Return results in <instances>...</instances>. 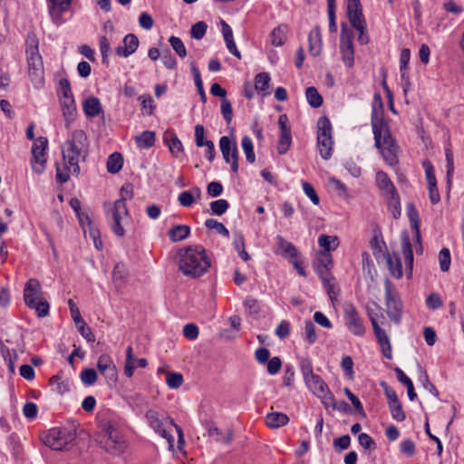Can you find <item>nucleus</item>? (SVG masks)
Wrapping results in <instances>:
<instances>
[{"mask_svg":"<svg viewBox=\"0 0 464 464\" xmlns=\"http://www.w3.org/2000/svg\"><path fill=\"white\" fill-rule=\"evenodd\" d=\"M190 234V227L187 225H177L169 230L168 235L172 242L186 239Z\"/></svg>","mask_w":464,"mask_h":464,"instance_id":"nucleus-30","label":"nucleus"},{"mask_svg":"<svg viewBox=\"0 0 464 464\" xmlns=\"http://www.w3.org/2000/svg\"><path fill=\"white\" fill-rule=\"evenodd\" d=\"M241 146L246 154V160L249 163H254L256 160V156L251 138L248 136H244L242 138Z\"/></svg>","mask_w":464,"mask_h":464,"instance_id":"nucleus-43","label":"nucleus"},{"mask_svg":"<svg viewBox=\"0 0 464 464\" xmlns=\"http://www.w3.org/2000/svg\"><path fill=\"white\" fill-rule=\"evenodd\" d=\"M270 76L266 72H260L255 77V88L256 91L265 92L269 88Z\"/></svg>","mask_w":464,"mask_h":464,"instance_id":"nucleus-46","label":"nucleus"},{"mask_svg":"<svg viewBox=\"0 0 464 464\" xmlns=\"http://www.w3.org/2000/svg\"><path fill=\"white\" fill-rule=\"evenodd\" d=\"M278 127L280 136L278 139L277 151L279 154H285L292 144L291 128L288 124V117L286 114H281L278 118Z\"/></svg>","mask_w":464,"mask_h":464,"instance_id":"nucleus-16","label":"nucleus"},{"mask_svg":"<svg viewBox=\"0 0 464 464\" xmlns=\"http://www.w3.org/2000/svg\"><path fill=\"white\" fill-rule=\"evenodd\" d=\"M309 52L313 56H317L322 51V35L319 26H315L308 35Z\"/></svg>","mask_w":464,"mask_h":464,"instance_id":"nucleus-26","label":"nucleus"},{"mask_svg":"<svg viewBox=\"0 0 464 464\" xmlns=\"http://www.w3.org/2000/svg\"><path fill=\"white\" fill-rule=\"evenodd\" d=\"M219 148L227 163L231 165L234 173L238 171V150L236 141H232L227 136H222L219 140Z\"/></svg>","mask_w":464,"mask_h":464,"instance_id":"nucleus-14","label":"nucleus"},{"mask_svg":"<svg viewBox=\"0 0 464 464\" xmlns=\"http://www.w3.org/2000/svg\"><path fill=\"white\" fill-rule=\"evenodd\" d=\"M49 382L52 386L54 387L55 391L60 393L63 394L70 391V384L67 380H63L61 376L54 375L50 380Z\"/></svg>","mask_w":464,"mask_h":464,"instance_id":"nucleus-42","label":"nucleus"},{"mask_svg":"<svg viewBox=\"0 0 464 464\" xmlns=\"http://www.w3.org/2000/svg\"><path fill=\"white\" fill-rule=\"evenodd\" d=\"M387 198L388 206L393 218L395 219L399 218L401 216V200L398 192L395 195L389 196Z\"/></svg>","mask_w":464,"mask_h":464,"instance_id":"nucleus-45","label":"nucleus"},{"mask_svg":"<svg viewBox=\"0 0 464 464\" xmlns=\"http://www.w3.org/2000/svg\"><path fill=\"white\" fill-rule=\"evenodd\" d=\"M445 157L447 161V185L450 188L452 183V178L454 173V156L450 147L445 149Z\"/></svg>","mask_w":464,"mask_h":464,"instance_id":"nucleus-40","label":"nucleus"},{"mask_svg":"<svg viewBox=\"0 0 464 464\" xmlns=\"http://www.w3.org/2000/svg\"><path fill=\"white\" fill-rule=\"evenodd\" d=\"M221 114L226 121V123L229 125L232 121L233 109L231 102L226 98L221 101Z\"/></svg>","mask_w":464,"mask_h":464,"instance_id":"nucleus-56","label":"nucleus"},{"mask_svg":"<svg viewBox=\"0 0 464 464\" xmlns=\"http://www.w3.org/2000/svg\"><path fill=\"white\" fill-rule=\"evenodd\" d=\"M387 266L391 275L399 279L403 276L402 265L398 253H387L385 256Z\"/></svg>","mask_w":464,"mask_h":464,"instance_id":"nucleus-22","label":"nucleus"},{"mask_svg":"<svg viewBox=\"0 0 464 464\" xmlns=\"http://www.w3.org/2000/svg\"><path fill=\"white\" fill-rule=\"evenodd\" d=\"M139 47V39L133 34L125 35L122 45H119L115 49V53L120 57L127 58L136 52Z\"/></svg>","mask_w":464,"mask_h":464,"instance_id":"nucleus-19","label":"nucleus"},{"mask_svg":"<svg viewBox=\"0 0 464 464\" xmlns=\"http://www.w3.org/2000/svg\"><path fill=\"white\" fill-rule=\"evenodd\" d=\"M98 378V374L93 368H85L80 373L82 382L86 386L93 385Z\"/></svg>","mask_w":464,"mask_h":464,"instance_id":"nucleus-44","label":"nucleus"},{"mask_svg":"<svg viewBox=\"0 0 464 464\" xmlns=\"http://www.w3.org/2000/svg\"><path fill=\"white\" fill-rule=\"evenodd\" d=\"M61 106L63 110V114L65 118L67 124L73 121L76 114V106L73 98H66L61 99Z\"/></svg>","mask_w":464,"mask_h":464,"instance_id":"nucleus-32","label":"nucleus"},{"mask_svg":"<svg viewBox=\"0 0 464 464\" xmlns=\"http://www.w3.org/2000/svg\"><path fill=\"white\" fill-rule=\"evenodd\" d=\"M300 370L304 380L314 375L313 372V363L308 358H302L300 361Z\"/></svg>","mask_w":464,"mask_h":464,"instance_id":"nucleus-61","label":"nucleus"},{"mask_svg":"<svg viewBox=\"0 0 464 464\" xmlns=\"http://www.w3.org/2000/svg\"><path fill=\"white\" fill-rule=\"evenodd\" d=\"M75 436V431L70 428L55 427L48 430L44 436L43 441L53 450H62L74 440Z\"/></svg>","mask_w":464,"mask_h":464,"instance_id":"nucleus-7","label":"nucleus"},{"mask_svg":"<svg viewBox=\"0 0 464 464\" xmlns=\"http://www.w3.org/2000/svg\"><path fill=\"white\" fill-rule=\"evenodd\" d=\"M42 296V286L35 278H30L24 288V300L27 306H33L34 302L38 301Z\"/></svg>","mask_w":464,"mask_h":464,"instance_id":"nucleus-17","label":"nucleus"},{"mask_svg":"<svg viewBox=\"0 0 464 464\" xmlns=\"http://www.w3.org/2000/svg\"><path fill=\"white\" fill-rule=\"evenodd\" d=\"M123 165V159L121 155L118 152H114L109 156L107 160V170L110 173L115 174L118 173Z\"/></svg>","mask_w":464,"mask_h":464,"instance_id":"nucleus-36","label":"nucleus"},{"mask_svg":"<svg viewBox=\"0 0 464 464\" xmlns=\"http://www.w3.org/2000/svg\"><path fill=\"white\" fill-rule=\"evenodd\" d=\"M343 316L348 330L357 336H362L365 333V326L355 306L345 304L343 306Z\"/></svg>","mask_w":464,"mask_h":464,"instance_id":"nucleus-12","label":"nucleus"},{"mask_svg":"<svg viewBox=\"0 0 464 464\" xmlns=\"http://www.w3.org/2000/svg\"><path fill=\"white\" fill-rule=\"evenodd\" d=\"M376 183L386 198L397 193L393 183L384 171L380 170L376 173Z\"/></svg>","mask_w":464,"mask_h":464,"instance_id":"nucleus-23","label":"nucleus"},{"mask_svg":"<svg viewBox=\"0 0 464 464\" xmlns=\"http://www.w3.org/2000/svg\"><path fill=\"white\" fill-rule=\"evenodd\" d=\"M97 368L102 375L104 376L109 385L115 384L118 379V371L112 358L106 353L99 356Z\"/></svg>","mask_w":464,"mask_h":464,"instance_id":"nucleus-15","label":"nucleus"},{"mask_svg":"<svg viewBox=\"0 0 464 464\" xmlns=\"http://www.w3.org/2000/svg\"><path fill=\"white\" fill-rule=\"evenodd\" d=\"M305 337L309 343L313 344L317 340L316 329L312 321H305L304 323Z\"/></svg>","mask_w":464,"mask_h":464,"instance_id":"nucleus-60","label":"nucleus"},{"mask_svg":"<svg viewBox=\"0 0 464 464\" xmlns=\"http://www.w3.org/2000/svg\"><path fill=\"white\" fill-rule=\"evenodd\" d=\"M439 261L440 270L443 272H447L450 269L451 262L450 253L448 248L444 247L440 251Z\"/></svg>","mask_w":464,"mask_h":464,"instance_id":"nucleus-54","label":"nucleus"},{"mask_svg":"<svg viewBox=\"0 0 464 464\" xmlns=\"http://www.w3.org/2000/svg\"><path fill=\"white\" fill-rule=\"evenodd\" d=\"M34 53H39V39L34 32H30L25 40V54Z\"/></svg>","mask_w":464,"mask_h":464,"instance_id":"nucleus-41","label":"nucleus"},{"mask_svg":"<svg viewBox=\"0 0 464 464\" xmlns=\"http://www.w3.org/2000/svg\"><path fill=\"white\" fill-rule=\"evenodd\" d=\"M308 103L314 108H319L323 104V97L315 87H308L305 92Z\"/></svg>","mask_w":464,"mask_h":464,"instance_id":"nucleus-39","label":"nucleus"},{"mask_svg":"<svg viewBox=\"0 0 464 464\" xmlns=\"http://www.w3.org/2000/svg\"><path fill=\"white\" fill-rule=\"evenodd\" d=\"M81 335L89 343L95 342V336L92 329L86 324L84 321L75 324Z\"/></svg>","mask_w":464,"mask_h":464,"instance_id":"nucleus-55","label":"nucleus"},{"mask_svg":"<svg viewBox=\"0 0 464 464\" xmlns=\"http://www.w3.org/2000/svg\"><path fill=\"white\" fill-rule=\"evenodd\" d=\"M164 140L167 143L170 152L179 157V154L183 151V146L178 136L174 133L166 134Z\"/></svg>","mask_w":464,"mask_h":464,"instance_id":"nucleus-34","label":"nucleus"},{"mask_svg":"<svg viewBox=\"0 0 464 464\" xmlns=\"http://www.w3.org/2000/svg\"><path fill=\"white\" fill-rule=\"evenodd\" d=\"M407 216L411 222V229L414 233V237L420 242V217L419 212L416 209L415 206L412 203H410L406 207Z\"/></svg>","mask_w":464,"mask_h":464,"instance_id":"nucleus-27","label":"nucleus"},{"mask_svg":"<svg viewBox=\"0 0 464 464\" xmlns=\"http://www.w3.org/2000/svg\"><path fill=\"white\" fill-rule=\"evenodd\" d=\"M208 436L218 442L228 444L232 440L233 432L229 429L222 431L217 427H211L208 429Z\"/></svg>","mask_w":464,"mask_h":464,"instance_id":"nucleus-31","label":"nucleus"},{"mask_svg":"<svg viewBox=\"0 0 464 464\" xmlns=\"http://www.w3.org/2000/svg\"><path fill=\"white\" fill-rule=\"evenodd\" d=\"M169 42L173 48V50L176 52V53L180 57L184 58L187 55V50L186 47L181 41L179 37L177 36H170L169 39Z\"/></svg>","mask_w":464,"mask_h":464,"instance_id":"nucleus-52","label":"nucleus"},{"mask_svg":"<svg viewBox=\"0 0 464 464\" xmlns=\"http://www.w3.org/2000/svg\"><path fill=\"white\" fill-rule=\"evenodd\" d=\"M315 267H333V256L330 252L319 251L314 263Z\"/></svg>","mask_w":464,"mask_h":464,"instance_id":"nucleus-47","label":"nucleus"},{"mask_svg":"<svg viewBox=\"0 0 464 464\" xmlns=\"http://www.w3.org/2000/svg\"><path fill=\"white\" fill-rule=\"evenodd\" d=\"M102 432L105 441V448L109 450L112 445L118 442V434L113 423L110 420H104L101 424Z\"/></svg>","mask_w":464,"mask_h":464,"instance_id":"nucleus-21","label":"nucleus"},{"mask_svg":"<svg viewBox=\"0 0 464 464\" xmlns=\"http://www.w3.org/2000/svg\"><path fill=\"white\" fill-rule=\"evenodd\" d=\"M166 382L170 389H178L183 383V376L179 372H169L166 375Z\"/></svg>","mask_w":464,"mask_h":464,"instance_id":"nucleus-50","label":"nucleus"},{"mask_svg":"<svg viewBox=\"0 0 464 464\" xmlns=\"http://www.w3.org/2000/svg\"><path fill=\"white\" fill-rule=\"evenodd\" d=\"M373 333L382 348V355L387 359H392V349L389 336L385 330L379 325L378 322H373Z\"/></svg>","mask_w":464,"mask_h":464,"instance_id":"nucleus-18","label":"nucleus"},{"mask_svg":"<svg viewBox=\"0 0 464 464\" xmlns=\"http://www.w3.org/2000/svg\"><path fill=\"white\" fill-rule=\"evenodd\" d=\"M29 78L35 88L43 87L44 63L40 53L26 54Z\"/></svg>","mask_w":464,"mask_h":464,"instance_id":"nucleus-11","label":"nucleus"},{"mask_svg":"<svg viewBox=\"0 0 464 464\" xmlns=\"http://www.w3.org/2000/svg\"><path fill=\"white\" fill-rule=\"evenodd\" d=\"M347 16L351 25L359 32L358 42L361 44H367L369 36L366 34V21L359 0H348Z\"/></svg>","mask_w":464,"mask_h":464,"instance_id":"nucleus-5","label":"nucleus"},{"mask_svg":"<svg viewBox=\"0 0 464 464\" xmlns=\"http://www.w3.org/2000/svg\"><path fill=\"white\" fill-rule=\"evenodd\" d=\"M28 307L34 309L39 317H44L49 314V304L44 298H40L38 301L34 302L33 306Z\"/></svg>","mask_w":464,"mask_h":464,"instance_id":"nucleus-53","label":"nucleus"},{"mask_svg":"<svg viewBox=\"0 0 464 464\" xmlns=\"http://www.w3.org/2000/svg\"><path fill=\"white\" fill-rule=\"evenodd\" d=\"M209 207L213 214L221 216L228 209L229 203L227 199L221 198L212 201Z\"/></svg>","mask_w":464,"mask_h":464,"instance_id":"nucleus-49","label":"nucleus"},{"mask_svg":"<svg viewBox=\"0 0 464 464\" xmlns=\"http://www.w3.org/2000/svg\"><path fill=\"white\" fill-rule=\"evenodd\" d=\"M179 271L190 278H198L208 272L211 266L209 256L202 246H189L177 253Z\"/></svg>","mask_w":464,"mask_h":464,"instance_id":"nucleus-3","label":"nucleus"},{"mask_svg":"<svg viewBox=\"0 0 464 464\" xmlns=\"http://www.w3.org/2000/svg\"><path fill=\"white\" fill-rule=\"evenodd\" d=\"M358 440H359L360 445L364 450H372L376 449L375 441L367 433H361V434H359Z\"/></svg>","mask_w":464,"mask_h":464,"instance_id":"nucleus-63","label":"nucleus"},{"mask_svg":"<svg viewBox=\"0 0 464 464\" xmlns=\"http://www.w3.org/2000/svg\"><path fill=\"white\" fill-rule=\"evenodd\" d=\"M302 185L304 194L314 205H318L320 203V198L314 187L307 181H304Z\"/></svg>","mask_w":464,"mask_h":464,"instance_id":"nucleus-62","label":"nucleus"},{"mask_svg":"<svg viewBox=\"0 0 464 464\" xmlns=\"http://www.w3.org/2000/svg\"><path fill=\"white\" fill-rule=\"evenodd\" d=\"M289 421V417L283 412H271L266 417V423L272 429H278L286 425Z\"/></svg>","mask_w":464,"mask_h":464,"instance_id":"nucleus-29","label":"nucleus"},{"mask_svg":"<svg viewBox=\"0 0 464 464\" xmlns=\"http://www.w3.org/2000/svg\"><path fill=\"white\" fill-rule=\"evenodd\" d=\"M372 128L375 147L380 150L383 160L390 166L398 162L399 147L392 138L388 123L382 118V102L380 94L374 95L372 111Z\"/></svg>","mask_w":464,"mask_h":464,"instance_id":"nucleus-2","label":"nucleus"},{"mask_svg":"<svg viewBox=\"0 0 464 464\" xmlns=\"http://www.w3.org/2000/svg\"><path fill=\"white\" fill-rule=\"evenodd\" d=\"M136 144L140 149H149L155 143V133L150 130H145L135 138Z\"/></svg>","mask_w":464,"mask_h":464,"instance_id":"nucleus-35","label":"nucleus"},{"mask_svg":"<svg viewBox=\"0 0 464 464\" xmlns=\"http://www.w3.org/2000/svg\"><path fill=\"white\" fill-rule=\"evenodd\" d=\"M146 418L151 426V428L161 437L168 439L169 437L172 438L163 427V423L160 418V414L158 411L154 410H149L146 412Z\"/></svg>","mask_w":464,"mask_h":464,"instance_id":"nucleus-25","label":"nucleus"},{"mask_svg":"<svg viewBox=\"0 0 464 464\" xmlns=\"http://www.w3.org/2000/svg\"><path fill=\"white\" fill-rule=\"evenodd\" d=\"M90 142L82 130H74L62 147L63 166L56 165V178L65 183L71 175L80 174V163L84 162L89 154Z\"/></svg>","mask_w":464,"mask_h":464,"instance_id":"nucleus-1","label":"nucleus"},{"mask_svg":"<svg viewBox=\"0 0 464 464\" xmlns=\"http://www.w3.org/2000/svg\"><path fill=\"white\" fill-rule=\"evenodd\" d=\"M304 382L308 389L322 400V402L325 407L334 401V396L330 392L326 383L319 375L314 374L312 377L305 379Z\"/></svg>","mask_w":464,"mask_h":464,"instance_id":"nucleus-13","label":"nucleus"},{"mask_svg":"<svg viewBox=\"0 0 464 464\" xmlns=\"http://www.w3.org/2000/svg\"><path fill=\"white\" fill-rule=\"evenodd\" d=\"M318 245L323 248L321 251L331 253L332 250L337 248L339 241L337 237L322 234L318 237Z\"/></svg>","mask_w":464,"mask_h":464,"instance_id":"nucleus-33","label":"nucleus"},{"mask_svg":"<svg viewBox=\"0 0 464 464\" xmlns=\"http://www.w3.org/2000/svg\"><path fill=\"white\" fill-rule=\"evenodd\" d=\"M384 290L387 314L392 322L399 325L402 318L403 304L401 301L399 293L394 289L389 279H386L384 282Z\"/></svg>","mask_w":464,"mask_h":464,"instance_id":"nucleus-6","label":"nucleus"},{"mask_svg":"<svg viewBox=\"0 0 464 464\" xmlns=\"http://www.w3.org/2000/svg\"><path fill=\"white\" fill-rule=\"evenodd\" d=\"M422 167L425 169V175H426V179H427L428 185L433 186V184L437 183L433 165L431 164V162L430 160H424L422 162Z\"/></svg>","mask_w":464,"mask_h":464,"instance_id":"nucleus-58","label":"nucleus"},{"mask_svg":"<svg viewBox=\"0 0 464 464\" xmlns=\"http://www.w3.org/2000/svg\"><path fill=\"white\" fill-rule=\"evenodd\" d=\"M208 25L205 22L199 21L194 24L190 29L191 37L197 40L202 39L207 32Z\"/></svg>","mask_w":464,"mask_h":464,"instance_id":"nucleus-51","label":"nucleus"},{"mask_svg":"<svg viewBox=\"0 0 464 464\" xmlns=\"http://www.w3.org/2000/svg\"><path fill=\"white\" fill-rule=\"evenodd\" d=\"M82 110L88 118H94L102 111V106L97 97L91 96L82 102Z\"/></svg>","mask_w":464,"mask_h":464,"instance_id":"nucleus-24","label":"nucleus"},{"mask_svg":"<svg viewBox=\"0 0 464 464\" xmlns=\"http://www.w3.org/2000/svg\"><path fill=\"white\" fill-rule=\"evenodd\" d=\"M392 417L397 421H403L406 418L405 412L402 410V406L399 401L389 404Z\"/></svg>","mask_w":464,"mask_h":464,"instance_id":"nucleus-57","label":"nucleus"},{"mask_svg":"<svg viewBox=\"0 0 464 464\" xmlns=\"http://www.w3.org/2000/svg\"><path fill=\"white\" fill-rule=\"evenodd\" d=\"M205 226L208 229H214L218 234H220L226 237H229V231L227 229V227L219 221L208 218L205 221Z\"/></svg>","mask_w":464,"mask_h":464,"instance_id":"nucleus-48","label":"nucleus"},{"mask_svg":"<svg viewBox=\"0 0 464 464\" xmlns=\"http://www.w3.org/2000/svg\"><path fill=\"white\" fill-rule=\"evenodd\" d=\"M291 324L288 321L283 320L276 329V335L280 339H285L290 334Z\"/></svg>","mask_w":464,"mask_h":464,"instance_id":"nucleus-64","label":"nucleus"},{"mask_svg":"<svg viewBox=\"0 0 464 464\" xmlns=\"http://www.w3.org/2000/svg\"><path fill=\"white\" fill-rule=\"evenodd\" d=\"M48 140L45 137L37 138L32 146L31 165L34 172L41 174L45 169L46 149Z\"/></svg>","mask_w":464,"mask_h":464,"instance_id":"nucleus-10","label":"nucleus"},{"mask_svg":"<svg viewBox=\"0 0 464 464\" xmlns=\"http://www.w3.org/2000/svg\"><path fill=\"white\" fill-rule=\"evenodd\" d=\"M401 252L404 256L406 270L409 271V276L411 275L413 266V252L410 237L407 233H403L401 237Z\"/></svg>","mask_w":464,"mask_h":464,"instance_id":"nucleus-20","label":"nucleus"},{"mask_svg":"<svg viewBox=\"0 0 464 464\" xmlns=\"http://www.w3.org/2000/svg\"><path fill=\"white\" fill-rule=\"evenodd\" d=\"M132 193L128 187L123 186L121 189V198L114 202H105L103 205L106 219L111 231L115 236L123 237L125 229L123 225L130 217L126 199L131 198Z\"/></svg>","mask_w":464,"mask_h":464,"instance_id":"nucleus-4","label":"nucleus"},{"mask_svg":"<svg viewBox=\"0 0 464 464\" xmlns=\"http://www.w3.org/2000/svg\"><path fill=\"white\" fill-rule=\"evenodd\" d=\"M324 289L326 290L332 302L337 299L339 295V287L335 284V278L329 279L328 283H323Z\"/></svg>","mask_w":464,"mask_h":464,"instance_id":"nucleus-59","label":"nucleus"},{"mask_svg":"<svg viewBox=\"0 0 464 464\" xmlns=\"http://www.w3.org/2000/svg\"><path fill=\"white\" fill-rule=\"evenodd\" d=\"M317 145L319 153L324 160H329L333 150L332 124L326 116H322L317 121Z\"/></svg>","mask_w":464,"mask_h":464,"instance_id":"nucleus-8","label":"nucleus"},{"mask_svg":"<svg viewBox=\"0 0 464 464\" xmlns=\"http://www.w3.org/2000/svg\"><path fill=\"white\" fill-rule=\"evenodd\" d=\"M287 33V26L280 24L276 27L271 33V43L274 46H281L285 41V35Z\"/></svg>","mask_w":464,"mask_h":464,"instance_id":"nucleus-37","label":"nucleus"},{"mask_svg":"<svg viewBox=\"0 0 464 464\" xmlns=\"http://www.w3.org/2000/svg\"><path fill=\"white\" fill-rule=\"evenodd\" d=\"M52 3L50 14L53 17H58L63 11L69 9L72 0H49Z\"/></svg>","mask_w":464,"mask_h":464,"instance_id":"nucleus-38","label":"nucleus"},{"mask_svg":"<svg viewBox=\"0 0 464 464\" xmlns=\"http://www.w3.org/2000/svg\"><path fill=\"white\" fill-rule=\"evenodd\" d=\"M353 32L347 24L342 23L340 34V53L342 60L346 67H353L354 64V46L353 43Z\"/></svg>","mask_w":464,"mask_h":464,"instance_id":"nucleus-9","label":"nucleus"},{"mask_svg":"<svg viewBox=\"0 0 464 464\" xmlns=\"http://www.w3.org/2000/svg\"><path fill=\"white\" fill-rule=\"evenodd\" d=\"M276 246L280 250V253L286 258L292 259L296 258L298 256L297 250L295 246L286 241L282 236H277L276 237Z\"/></svg>","mask_w":464,"mask_h":464,"instance_id":"nucleus-28","label":"nucleus"}]
</instances>
